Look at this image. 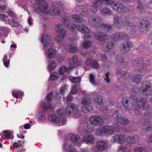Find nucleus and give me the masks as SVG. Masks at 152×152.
Segmentation results:
<instances>
[{
  "label": "nucleus",
  "instance_id": "1",
  "mask_svg": "<svg viewBox=\"0 0 152 152\" xmlns=\"http://www.w3.org/2000/svg\"><path fill=\"white\" fill-rule=\"evenodd\" d=\"M36 3L34 5V11L37 12L39 11L45 14L50 12L48 4L44 0H35Z\"/></svg>",
  "mask_w": 152,
  "mask_h": 152
},
{
  "label": "nucleus",
  "instance_id": "2",
  "mask_svg": "<svg viewBox=\"0 0 152 152\" xmlns=\"http://www.w3.org/2000/svg\"><path fill=\"white\" fill-rule=\"evenodd\" d=\"M57 113L58 115L59 116L61 115L60 118H58L55 115L51 114L49 115L48 119L55 124H58V126L64 125L66 123V119L65 117L62 116L64 113V110L62 109H59L57 110Z\"/></svg>",
  "mask_w": 152,
  "mask_h": 152
},
{
  "label": "nucleus",
  "instance_id": "3",
  "mask_svg": "<svg viewBox=\"0 0 152 152\" xmlns=\"http://www.w3.org/2000/svg\"><path fill=\"white\" fill-rule=\"evenodd\" d=\"M65 111L66 113L69 115L78 116L80 114L78 107L77 105L73 103L68 104L66 107Z\"/></svg>",
  "mask_w": 152,
  "mask_h": 152
},
{
  "label": "nucleus",
  "instance_id": "4",
  "mask_svg": "<svg viewBox=\"0 0 152 152\" xmlns=\"http://www.w3.org/2000/svg\"><path fill=\"white\" fill-rule=\"evenodd\" d=\"M95 133L99 136L107 134L111 135L114 133L113 130L112 126L105 125L100 128L97 129Z\"/></svg>",
  "mask_w": 152,
  "mask_h": 152
},
{
  "label": "nucleus",
  "instance_id": "5",
  "mask_svg": "<svg viewBox=\"0 0 152 152\" xmlns=\"http://www.w3.org/2000/svg\"><path fill=\"white\" fill-rule=\"evenodd\" d=\"M55 29L56 31L58 34L56 37V40L59 43H61L65 37L66 31L63 28L62 25L61 24L56 25Z\"/></svg>",
  "mask_w": 152,
  "mask_h": 152
},
{
  "label": "nucleus",
  "instance_id": "6",
  "mask_svg": "<svg viewBox=\"0 0 152 152\" xmlns=\"http://www.w3.org/2000/svg\"><path fill=\"white\" fill-rule=\"evenodd\" d=\"M140 91L143 95L148 96L152 95V89L147 81H145L142 83Z\"/></svg>",
  "mask_w": 152,
  "mask_h": 152
},
{
  "label": "nucleus",
  "instance_id": "7",
  "mask_svg": "<svg viewBox=\"0 0 152 152\" xmlns=\"http://www.w3.org/2000/svg\"><path fill=\"white\" fill-rule=\"evenodd\" d=\"M89 23L96 28H100L102 25V20L99 16L96 15L90 16L88 18Z\"/></svg>",
  "mask_w": 152,
  "mask_h": 152
},
{
  "label": "nucleus",
  "instance_id": "8",
  "mask_svg": "<svg viewBox=\"0 0 152 152\" xmlns=\"http://www.w3.org/2000/svg\"><path fill=\"white\" fill-rule=\"evenodd\" d=\"M136 103L137 107L140 110H146L149 107L148 102L145 99H138L137 100Z\"/></svg>",
  "mask_w": 152,
  "mask_h": 152
},
{
  "label": "nucleus",
  "instance_id": "9",
  "mask_svg": "<svg viewBox=\"0 0 152 152\" xmlns=\"http://www.w3.org/2000/svg\"><path fill=\"white\" fill-rule=\"evenodd\" d=\"M70 28L72 30L75 31L77 30L83 33H89L91 32L90 29L84 25L82 24L77 25L73 24L72 25Z\"/></svg>",
  "mask_w": 152,
  "mask_h": 152
},
{
  "label": "nucleus",
  "instance_id": "10",
  "mask_svg": "<svg viewBox=\"0 0 152 152\" xmlns=\"http://www.w3.org/2000/svg\"><path fill=\"white\" fill-rule=\"evenodd\" d=\"M89 120L92 125L96 126L102 125L103 122V119L98 115L92 116L90 117Z\"/></svg>",
  "mask_w": 152,
  "mask_h": 152
},
{
  "label": "nucleus",
  "instance_id": "11",
  "mask_svg": "<svg viewBox=\"0 0 152 152\" xmlns=\"http://www.w3.org/2000/svg\"><path fill=\"white\" fill-rule=\"evenodd\" d=\"M132 43L131 42L127 41L120 45V50L122 53H126L129 52L130 48L132 47Z\"/></svg>",
  "mask_w": 152,
  "mask_h": 152
},
{
  "label": "nucleus",
  "instance_id": "12",
  "mask_svg": "<svg viewBox=\"0 0 152 152\" xmlns=\"http://www.w3.org/2000/svg\"><path fill=\"white\" fill-rule=\"evenodd\" d=\"M112 8L116 12L118 13H122L125 10V7L122 3L117 2H115L112 5Z\"/></svg>",
  "mask_w": 152,
  "mask_h": 152
},
{
  "label": "nucleus",
  "instance_id": "13",
  "mask_svg": "<svg viewBox=\"0 0 152 152\" xmlns=\"http://www.w3.org/2000/svg\"><path fill=\"white\" fill-rule=\"evenodd\" d=\"M53 91H51L46 96V100L48 103V105L46 106L45 104L43 105V108L44 110L47 111V112H50L52 110V107L50 104L49 103L50 102L52 99V94Z\"/></svg>",
  "mask_w": 152,
  "mask_h": 152
},
{
  "label": "nucleus",
  "instance_id": "14",
  "mask_svg": "<svg viewBox=\"0 0 152 152\" xmlns=\"http://www.w3.org/2000/svg\"><path fill=\"white\" fill-rule=\"evenodd\" d=\"M129 38V36L123 32H119L115 33L113 35V39L115 41L127 39Z\"/></svg>",
  "mask_w": 152,
  "mask_h": 152
},
{
  "label": "nucleus",
  "instance_id": "15",
  "mask_svg": "<svg viewBox=\"0 0 152 152\" xmlns=\"http://www.w3.org/2000/svg\"><path fill=\"white\" fill-rule=\"evenodd\" d=\"M150 28L149 21L146 19L142 20L140 26L139 27L140 31L141 32L143 33L148 31Z\"/></svg>",
  "mask_w": 152,
  "mask_h": 152
},
{
  "label": "nucleus",
  "instance_id": "16",
  "mask_svg": "<svg viewBox=\"0 0 152 152\" xmlns=\"http://www.w3.org/2000/svg\"><path fill=\"white\" fill-rule=\"evenodd\" d=\"M108 144L107 142L103 140H99L96 143V148L100 151H104L107 148Z\"/></svg>",
  "mask_w": 152,
  "mask_h": 152
},
{
  "label": "nucleus",
  "instance_id": "17",
  "mask_svg": "<svg viewBox=\"0 0 152 152\" xmlns=\"http://www.w3.org/2000/svg\"><path fill=\"white\" fill-rule=\"evenodd\" d=\"M134 68L136 70H138L139 72H142L145 70L147 67L145 64L141 62H138L136 61L133 62Z\"/></svg>",
  "mask_w": 152,
  "mask_h": 152
},
{
  "label": "nucleus",
  "instance_id": "18",
  "mask_svg": "<svg viewBox=\"0 0 152 152\" xmlns=\"http://www.w3.org/2000/svg\"><path fill=\"white\" fill-rule=\"evenodd\" d=\"M125 139V137L124 135L116 134L112 137L111 141L113 142L122 144L124 142Z\"/></svg>",
  "mask_w": 152,
  "mask_h": 152
},
{
  "label": "nucleus",
  "instance_id": "19",
  "mask_svg": "<svg viewBox=\"0 0 152 152\" xmlns=\"http://www.w3.org/2000/svg\"><path fill=\"white\" fill-rule=\"evenodd\" d=\"M122 102L124 107L126 110L130 109L133 106L132 102L126 97L122 98Z\"/></svg>",
  "mask_w": 152,
  "mask_h": 152
},
{
  "label": "nucleus",
  "instance_id": "20",
  "mask_svg": "<svg viewBox=\"0 0 152 152\" xmlns=\"http://www.w3.org/2000/svg\"><path fill=\"white\" fill-rule=\"evenodd\" d=\"M83 141L86 143L91 145L95 142L94 137L91 134H87L84 135L83 137Z\"/></svg>",
  "mask_w": 152,
  "mask_h": 152
},
{
  "label": "nucleus",
  "instance_id": "21",
  "mask_svg": "<svg viewBox=\"0 0 152 152\" xmlns=\"http://www.w3.org/2000/svg\"><path fill=\"white\" fill-rule=\"evenodd\" d=\"M69 63L72 66H75L81 64L82 62L78 61V58L76 55H74L69 59Z\"/></svg>",
  "mask_w": 152,
  "mask_h": 152
},
{
  "label": "nucleus",
  "instance_id": "22",
  "mask_svg": "<svg viewBox=\"0 0 152 152\" xmlns=\"http://www.w3.org/2000/svg\"><path fill=\"white\" fill-rule=\"evenodd\" d=\"M142 130L143 131L151 132L152 131V122L150 121H145L142 126Z\"/></svg>",
  "mask_w": 152,
  "mask_h": 152
},
{
  "label": "nucleus",
  "instance_id": "23",
  "mask_svg": "<svg viewBox=\"0 0 152 152\" xmlns=\"http://www.w3.org/2000/svg\"><path fill=\"white\" fill-rule=\"evenodd\" d=\"M41 40L45 48L48 46L50 43L51 42V38L49 35L43 34L42 36Z\"/></svg>",
  "mask_w": 152,
  "mask_h": 152
},
{
  "label": "nucleus",
  "instance_id": "24",
  "mask_svg": "<svg viewBox=\"0 0 152 152\" xmlns=\"http://www.w3.org/2000/svg\"><path fill=\"white\" fill-rule=\"evenodd\" d=\"M95 38L99 41H104L107 38V36L103 32L98 31L95 35Z\"/></svg>",
  "mask_w": 152,
  "mask_h": 152
},
{
  "label": "nucleus",
  "instance_id": "25",
  "mask_svg": "<svg viewBox=\"0 0 152 152\" xmlns=\"http://www.w3.org/2000/svg\"><path fill=\"white\" fill-rule=\"evenodd\" d=\"M71 142L75 144H81L82 142L80 136L77 135L75 134L72 135L70 137Z\"/></svg>",
  "mask_w": 152,
  "mask_h": 152
},
{
  "label": "nucleus",
  "instance_id": "26",
  "mask_svg": "<svg viewBox=\"0 0 152 152\" xmlns=\"http://www.w3.org/2000/svg\"><path fill=\"white\" fill-rule=\"evenodd\" d=\"M122 20L121 17L116 16L113 18V24L116 27L121 28L123 27L121 24Z\"/></svg>",
  "mask_w": 152,
  "mask_h": 152
},
{
  "label": "nucleus",
  "instance_id": "27",
  "mask_svg": "<svg viewBox=\"0 0 152 152\" xmlns=\"http://www.w3.org/2000/svg\"><path fill=\"white\" fill-rule=\"evenodd\" d=\"M139 140V137L137 134H134L133 136H129L126 138V141L129 144H133L137 143Z\"/></svg>",
  "mask_w": 152,
  "mask_h": 152
},
{
  "label": "nucleus",
  "instance_id": "28",
  "mask_svg": "<svg viewBox=\"0 0 152 152\" xmlns=\"http://www.w3.org/2000/svg\"><path fill=\"white\" fill-rule=\"evenodd\" d=\"M100 12L102 15L104 16L110 15L112 13L110 9L105 6L100 9Z\"/></svg>",
  "mask_w": 152,
  "mask_h": 152
},
{
  "label": "nucleus",
  "instance_id": "29",
  "mask_svg": "<svg viewBox=\"0 0 152 152\" xmlns=\"http://www.w3.org/2000/svg\"><path fill=\"white\" fill-rule=\"evenodd\" d=\"M80 14L82 15H88L89 13V10L88 6L84 5L81 6L80 8Z\"/></svg>",
  "mask_w": 152,
  "mask_h": 152
},
{
  "label": "nucleus",
  "instance_id": "30",
  "mask_svg": "<svg viewBox=\"0 0 152 152\" xmlns=\"http://www.w3.org/2000/svg\"><path fill=\"white\" fill-rule=\"evenodd\" d=\"M102 4V0H94L92 2L91 7L96 11Z\"/></svg>",
  "mask_w": 152,
  "mask_h": 152
},
{
  "label": "nucleus",
  "instance_id": "31",
  "mask_svg": "<svg viewBox=\"0 0 152 152\" xmlns=\"http://www.w3.org/2000/svg\"><path fill=\"white\" fill-rule=\"evenodd\" d=\"M92 98L89 95L85 96L82 99L81 103L83 105L89 104L92 102Z\"/></svg>",
  "mask_w": 152,
  "mask_h": 152
},
{
  "label": "nucleus",
  "instance_id": "32",
  "mask_svg": "<svg viewBox=\"0 0 152 152\" xmlns=\"http://www.w3.org/2000/svg\"><path fill=\"white\" fill-rule=\"evenodd\" d=\"M94 101L96 104L99 105H103L104 104L103 97L99 95H96L94 97Z\"/></svg>",
  "mask_w": 152,
  "mask_h": 152
},
{
  "label": "nucleus",
  "instance_id": "33",
  "mask_svg": "<svg viewBox=\"0 0 152 152\" xmlns=\"http://www.w3.org/2000/svg\"><path fill=\"white\" fill-rule=\"evenodd\" d=\"M142 77V75L140 74H135L132 77V80L135 83L138 84L141 81Z\"/></svg>",
  "mask_w": 152,
  "mask_h": 152
},
{
  "label": "nucleus",
  "instance_id": "34",
  "mask_svg": "<svg viewBox=\"0 0 152 152\" xmlns=\"http://www.w3.org/2000/svg\"><path fill=\"white\" fill-rule=\"evenodd\" d=\"M117 122L123 125H126L130 123L129 119L125 117H121Z\"/></svg>",
  "mask_w": 152,
  "mask_h": 152
},
{
  "label": "nucleus",
  "instance_id": "35",
  "mask_svg": "<svg viewBox=\"0 0 152 152\" xmlns=\"http://www.w3.org/2000/svg\"><path fill=\"white\" fill-rule=\"evenodd\" d=\"M72 18L77 23H82L84 21V20L82 17L77 15H72Z\"/></svg>",
  "mask_w": 152,
  "mask_h": 152
},
{
  "label": "nucleus",
  "instance_id": "36",
  "mask_svg": "<svg viewBox=\"0 0 152 152\" xmlns=\"http://www.w3.org/2000/svg\"><path fill=\"white\" fill-rule=\"evenodd\" d=\"M69 79L73 83H78L81 81V78L79 77H75L71 76L69 77Z\"/></svg>",
  "mask_w": 152,
  "mask_h": 152
},
{
  "label": "nucleus",
  "instance_id": "37",
  "mask_svg": "<svg viewBox=\"0 0 152 152\" xmlns=\"http://www.w3.org/2000/svg\"><path fill=\"white\" fill-rule=\"evenodd\" d=\"M48 57L50 58H54L56 55V51L52 48H49L48 50Z\"/></svg>",
  "mask_w": 152,
  "mask_h": 152
},
{
  "label": "nucleus",
  "instance_id": "38",
  "mask_svg": "<svg viewBox=\"0 0 152 152\" xmlns=\"http://www.w3.org/2000/svg\"><path fill=\"white\" fill-rule=\"evenodd\" d=\"M67 48L69 51L71 53H75L77 51V48L73 45L69 44L67 46Z\"/></svg>",
  "mask_w": 152,
  "mask_h": 152
},
{
  "label": "nucleus",
  "instance_id": "39",
  "mask_svg": "<svg viewBox=\"0 0 152 152\" xmlns=\"http://www.w3.org/2000/svg\"><path fill=\"white\" fill-rule=\"evenodd\" d=\"M92 107L89 104L85 105L82 108V111L84 113H88L92 110Z\"/></svg>",
  "mask_w": 152,
  "mask_h": 152
},
{
  "label": "nucleus",
  "instance_id": "40",
  "mask_svg": "<svg viewBox=\"0 0 152 152\" xmlns=\"http://www.w3.org/2000/svg\"><path fill=\"white\" fill-rule=\"evenodd\" d=\"M133 151L134 152H147V149L144 147H138L135 148Z\"/></svg>",
  "mask_w": 152,
  "mask_h": 152
},
{
  "label": "nucleus",
  "instance_id": "41",
  "mask_svg": "<svg viewBox=\"0 0 152 152\" xmlns=\"http://www.w3.org/2000/svg\"><path fill=\"white\" fill-rule=\"evenodd\" d=\"M112 115L113 118L115 119L117 121L121 117V115L120 114V112H119V111L118 110H116L114 111Z\"/></svg>",
  "mask_w": 152,
  "mask_h": 152
},
{
  "label": "nucleus",
  "instance_id": "42",
  "mask_svg": "<svg viewBox=\"0 0 152 152\" xmlns=\"http://www.w3.org/2000/svg\"><path fill=\"white\" fill-rule=\"evenodd\" d=\"M88 124H86L83 126H80L78 129L79 132H81L82 131H83V132L85 133H88Z\"/></svg>",
  "mask_w": 152,
  "mask_h": 152
},
{
  "label": "nucleus",
  "instance_id": "43",
  "mask_svg": "<svg viewBox=\"0 0 152 152\" xmlns=\"http://www.w3.org/2000/svg\"><path fill=\"white\" fill-rule=\"evenodd\" d=\"M121 77L124 79L128 80L130 79L131 77L130 74L128 72H123L121 74Z\"/></svg>",
  "mask_w": 152,
  "mask_h": 152
},
{
  "label": "nucleus",
  "instance_id": "44",
  "mask_svg": "<svg viewBox=\"0 0 152 152\" xmlns=\"http://www.w3.org/2000/svg\"><path fill=\"white\" fill-rule=\"evenodd\" d=\"M52 9L55 15H59L62 13L61 10L58 7L55 6H53L52 7Z\"/></svg>",
  "mask_w": 152,
  "mask_h": 152
},
{
  "label": "nucleus",
  "instance_id": "45",
  "mask_svg": "<svg viewBox=\"0 0 152 152\" xmlns=\"http://www.w3.org/2000/svg\"><path fill=\"white\" fill-rule=\"evenodd\" d=\"M62 23L67 27H69L70 24V21L69 19L66 18H62L61 20Z\"/></svg>",
  "mask_w": 152,
  "mask_h": 152
},
{
  "label": "nucleus",
  "instance_id": "46",
  "mask_svg": "<svg viewBox=\"0 0 152 152\" xmlns=\"http://www.w3.org/2000/svg\"><path fill=\"white\" fill-rule=\"evenodd\" d=\"M113 26L109 24H102L100 27L104 28L106 31H108L111 30Z\"/></svg>",
  "mask_w": 152,
  "mask_h": 152
},
{
  "label": "nucleus",
  "instance_id": "47",
  "mask_svg": "<svg viewBox=\"0 0 152 152\" xmlns=\"http://www.w3.org/2000/svg\"><path fill=\"white\" fill-rule=\"evenodd\" d=\"M102 3L106 5H111L114 3L115 1L113 0H102Z\"/></svg>",
  "mask_w": 152,
  "mask_h": 152
},
{
  "label": "nucleus",
  "instance_id": "48",
  "mask_svg": "<svg viewBox=\"0 0 152 152\" xmlns=\"http://www.w3.org/2000/svg\"><path fill=\"white\" fill-rule=\"evenodd\" d=\"M72 96L69 95L64 98V101L65 103L67 104L71 102L72 101Z\"/></svg>",
  "mask_w": 152,
  "mask_h": 152
},
{
  "label": "nucleus",
  "instance_id": "49",
  "mask_svg": "<svg viewBox=\"0 0 152 152\" xmlns=\"http://www.w3.org/2000/svg\"><path fill=\"white\" fill-rule=\"evenodd\" d=\"M122 23V25L126 27H129L132 24V23L127 19H124L123 20Z\"/></svg>",
  "mask_w": 152,
  "mask_h": 152
},
{
  "label": "nucleus",
  "instance_id": "50",
  "mask_svg": "<svg viewBox=\"0 0 152 152\" xmlns=\"http://www.w3.org/2000/svg\"><path fill=\"white\" fill-rule=\"evenodd\" d=\"M58 76V74L56 72H53L50 76V80H54L57 78Z\"/></svg>",
  "mask_w": 152,
  "mask_h": 152
},
{
  "label": "nucleus",
  "instance_id": "51",
  "mask_svg": "<svg viewBox=\"0 0 152 152\" xmlns=\"http://www.w3.org/2000/svg\"><path fill=\"white\" fill-rule=\"evenodd\" d=\"M56 66V61L53 60H52L50 64V68L51 70H53Z\"/></svg>",
  "mask_w": 152,
  "mask_h": 152
},
{
  "label": "nucleus",
  "instance_id": "52",
  "mask_svg": "<svg viewBox=\"0 0 152 152\" xmlns=\"http://www.w3.org/2000/svg\"><path fill=\"white\" fill-rule=\"evenodd\" d=\"M145 6L143 5L139 1L138 3V5L137 6V8L138 10L140 11L141 12H144L145 10Z\"/></svg>",
  "mask_w": 152,
  "mask_h": 152
},
{
  "label": "nucleus",
  "instance_id": "53",
  "mask_svg": "<svg viewBox=\"0 0 152 152\" xmlns=\"http://www.w3.org/2000/svg\"><path fill=\"white\" fill-rule=\"evenodd\" d=\"M78 91V88L76 85H74L72 87V90L70 92L72 94H76Z\"/></svg>",
  "mask_w": 152,
  "mask_h": 152
},
{
  "label": "nucleus",
  "instance_id": "54",
  "mask_svg": "<svg viewBox=\"0 0 152 152\" xmlns=\"http://www.w3.org/2000/svg\"><path fill=\"white\" fill-rule=\"evenodd\" d=\"M95 77L91 74L89 75L90 82L93 85H94L96 84V82L95 81Z\"/></svg>",
  "mask_w": 152,
  "mask_h": 152
},
{
  "label": "nucleus",
  "instance_id": "55",
  "mask_svg": "<svg viewBox=\"0 0 152 152\" xmlns=\"http://www.w3.org/2000/svg\"><path fill=\"white\" fill-rule=\"evenodd\" d=\"M91 45V43L89 41H85L82 44L83 47L86 49H87L89 48Z\"/></svg>",
  "mask_w": 152,
  "mask_h": 152
},
{
  "label": "nucleus",
  "instance_id": "56",
  "mask_svg": "<svg viewBox=\"0 0 152 152\" xmlns=\"http://www.w3.org/2000/svg\"><path fill=\"white\" fill-rule=\"evenodd\" d=\"M3 61L4 65L6 67H7L9 64L10 59H7L6 56H4L3 59Z\"/></svg>",
  "mask_w": 152,
  "mask_h": 152
},
{
  "label": "nucleus",
  "instance_id": "57",
  "mask_svg": "<svg viewBox=\"0 0 152 152\" xmlns=\"http://www.w3.org/2000/svg\"><path fill=\"white\" fill-rule=\"evenodd\" d=\"M90 65L93 67L95 68H98L99 67V65L96 61H91L90 62Z\"/></svg>",
  "mask_w": 152,
  "mask_h": 152
},
{
  "label": "nucleus",
  "instance_id": "58",
  "mask_svg": "<svg viewBox=\"0 0 152 152\" xmlns=\"http://www.w3.org/2000/svg\"><path fill=\"white\" fill-rule=\"evenodd\" d=\"M68 152H77L74 145H70L68 148Z\"/></svg>",
  "mask_w": 152,
  "mask_h": 152
},
{
  "label": "nucleus",
  "instance_id": "59",
  "mask_svg": "<svg viewBox=\"0 0 152 152\" xmlns=\"http://www.w3.org/2000/svg\"><path fill=\"white\" fill-rule=\"evenodd\" d=\"M110 75L109 72H108L104 75L105 77L104 78V80L107 83H109L110 82V80L109 78V76Z\"/></svg>",
  "mask_w": 152,
  "mask_h": 152
},
{
  "label": "nucleus",
  "instance_id": "60",
  "mask_svg": "<svg viewBox=\"0 0 152 152\" xmlns=\"http://www.w3.org/2000/svg\"><path fill=\"white\" fill-rule=\"evenodd\" d=\"M112 126L113 130V132L115 130H118L121 129V127L117 123L114 124Z\"/></svg>",
  "mask_w": 152,
  "mask_h": 152
},
{
  "label": "nucleus",
  "instance_id": "61",
  "mask_svg": "<svg viewBox=\"0 0 152 152\" xmlns=\"http://www.w3.org/2000/svg\"><path fill=\"white\" fill-rule=\"evenodd\" d=\"M88 133H90L93 132L94 129V127L92 124H88Z\"/></svg>",
  "mask_w": 152,
  "mask_h": 152
},
{
  "label": "nucleus",
  "instance_id": "62",
  "mask_svg": "<svg viewBox=\"0 0 152 152\" xmlns=\"http://www.w3.org/2000/svg\"><path fill=\"white\" fill-rule=\"evenodd\" d=\"M107 45H108L106 44V42L104 43L103 44L102 46V50L103 51L107 52L109 50V48Z\"/></svg>",
  "mask_w": 152,
  "mask_h": 152
},
{
  "label": "nucleus",
  "instance_id": "63",
  "mask_svg": "<svg viewBox=\"0 0 152 152\" xmlns=\"http://www.w3.org/2000/svg\"><path fill=\"white\" fill-rule=\"evenodd\" d=\"M126 150V147L125 146L121 145L119 146L118 151L119 152H125Z\"/></svg>",
  "mask_w": 152,
  "mask_h": 152
},
{
  "label": "nucleus",
  "instance_id": "64",
  "mask_svg": "<svg viewBox=\"0 0 152 152\" xmlns=\"http://www.w3.org/2000/svg\"><path fill=\"white\" fill-rule=\"evenodd\" d=\"M66 69V67L64 66L61 67L59 69L58 73L60 75H63L65 72Z\"/></svg>",
  "mask_w": 152,
  "mask_h": 152
}]
</instances>
